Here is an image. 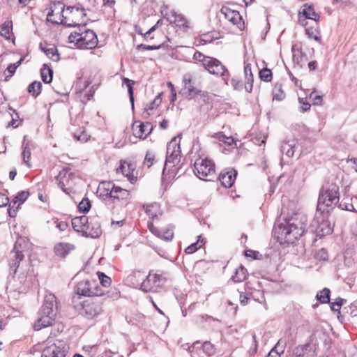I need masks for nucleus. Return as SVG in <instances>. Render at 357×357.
Returning <instances> with one entry per match:
<instances>
[{
    "instance_id": "nucleus-1",
    "label": "nucleus",
    "mask_w": 357,
    "mask_h": 357,
    "mask_svg": "<svg viewBox=\"0 0 357 357\" xmlns=\"http://www.w3.org/2000/svg\"><path fill=\"white\" fill-rule=\"evenodd\" d=\"M307 221V218L305 213L297 212L285 223L274 227V236L280 244H293L304 234Z\"/></svg>"
},
{
    "instance_id": "nucleus-2",
    "label": "nucleus",
    "mask_w": 357,
    "mask_h": 357,
    "mask_svg": "<svg viewBox=\"0 0 357 357\" xmlns=\"http://www.w3.org/2000/svg\"><path fill=\"white\" fill-rule=\"evenodd\" d=\"M56 296L52 293L46 294L41 308L38 313V319L34 324L35 330L39 331L52 326L56 317Z\"/></svg>"
},
{
    "instance_id": "nucleus-3",
    "label": "nucleus",
    "mask_w": 357,
    "mask_h": 357,
    "mask_svg": "<svg viewBox=\"0 0 357 357\" xmlns=\"http://www.w3.org/2000/svg\"><path fill=\"white\" fill-rule=\"evenodd\" d=\"M339 200V186L333 183L327 184L320 190L317 210L327 215L337 204Z\"/></svg>"
},
{
    "instance_id": "nucleus-4",
    "label": "nucleus",
    "mask_w": 357,
    "mask_h": 357,
    "mask_svg": "<svg viewBox=\"0 0 357 357\" xmlns=\"http://www.w3.org/2000/svg\"><path fill=\"white\" fill-rule=\"evenodd\" d=\"M75 296L73 297V302L75 303L79 296L89 298L100 297L104 294V291L100 287L96 280H83L77 283L75 287Z\"/></svg>"
},
{
    "instance_id": "nucleus-5",
    "label": "nucleus",
    "mask_w": 357,
    "mask_h": 357,
    "mask_svg": "<svg viewBox=\"0 0 357 357\" xmlns=\"http://www.w3.org/2000/svg\"><path fill=\"white\" fill-rule=\"evenodd\" d=\"M166 282L167 278L163 273L154 272L152 270L150 271L146 279L142 282L141 289L145 292H159L163 289Z\"/></svg>"
},
{
    "instance_id": "nucleus-6",
    "label": "nucleus",
    "mask_w": 357,
    "mask_h": 357,
    "mask_svg": "<svg viewBox=\"0 0 357 357\" xmlns=\"http://www.w3.org/2000/svg\"><path fill=\"white\" fill-rule=\"evenodd\" d=\"M24 257L22 251L19 249L17 244L15 243L13 250L10 252L9 266L10 272H13L14 275L17 272H20L19 279L21 283L24 282L26 278V275L24 273L26 270L24 268V264L26 267L28 266V263L24 261Z\"/></svg>"
},
{
    "instance_id": "nucleus-7",
    "label": "nucleus",
    "mask_w": 357,
    "mask_h": 357,
    "mask_svg": "<svg viewBox=\"0 0 357 357\" xmlns=\"http://www.w3.org/2000/svg\"><path fill=\"white\" fill-rule=\"evenodd\" d=\"M195 173L202 180L213 181L215 177V165L206 158H199L195 162Z\"/></svg>"
},
{
    "instance_id": "nucleus-8",
    "label": "nucleus",
    "mask_w": 357,
    "mask_h": 357,
    "mask_svg": "<svg viewBox=\"0 0 357 357\" xmlns=\"http://www.w3.org/2000/svg\"><path fill=\"white\" fill-rule=\"evenodd\" d=\"M329 213L324 214L317 210L315 218L310 225L312 232L320 238L332 233L333 229L331 222L328 220Z\"/></svg>"
},
{
    "instance_id": "nucleus-9",
    "label": "nucleus",
    "mask_w": 357,
    "mask_h": 357,
    "mask_svg": "<svg viewBox=\"0 0 357 357\" xmlns=\"http://www.w3.org/2000/svg\"><path fill=\"white\" fill-rule=\"evenodd\" d=\"M82 312L88 319L98 316L102 312V301L100 297L89 298L80 303Z\"/></svg>"
},
{
    "instance_id": "nucleus-10",
    "label": "nucleus",
    "mask_w": 357,
    "mask_h": 357,
    "mask_svg": "<svg viewBox=\"0 0 357 357\" xmlns=\"http://www.w3.org/2000/svg\"><path fill=\"white\" fill-rule=\"evenodd\" d=\"M47 346L43 349L41 357H65L68 350L66 342L56 340L53 343L47 339Z\"/></svg>"
},
{
    "instance_id": "nucleus-11",
    "label": "nucleus",
    "mask_w": 357,
    "mask_h": 357,
    "mask_svg": "<svg viewBox=\"0 0 357 357\" xmlns=\"http://www.w3.org/2000/svg\"><path fill=\"white\" fill-rule=\"evenodd\" d=\"M204 68L210 74L222 77L226 84H227V79L229 76V73L226 67L218 59L210 57L208 61L206 63L205 62Z\"/></svg>"
},
{
    "instance_id": "nucleus-12",
    "label": "nucleus",
    "mask_w": 357,
    "mask_h": 357,
    "mask_svg": "<svg viewBox=\"0 0 357 357\" xmlns=\"http://www.w3.org/2000/svg\"><path fill=\"white\" fill-rule=\"evenodd\" d=\"M84 31L80 30L78 38V47L82 49H93L98 45V38L96 33L91 29H86L85 26H82Z\"/></svg>"
},
{
    "instance_id": "nucleus-13",
    "label": "nucleus",
    "mask_w": 357,
    "mask_h": 357,
    "mask_svg": "<svg viewBox=\"0 0 357 357\" xmlns=\"http://www.w3.org/2000/svg\"><path fill=\"white\" fill-rule=\"evenodd\" d=\"M182 82L184 85V89L187 90L186 97L188 98L192 99L200 93L201 91L195 86L191 73H187L184 74Z\"/></svg>"
},
{
    "instance_id": "nucleus-14",
    "label": "nucleus",
    "mask_w": 357,
    "mask_h": 357,
    "mask_svg": "<svg viewBox=\"0 0 357 357\" xmlns=\"http://www.w3.org/2000/svg\"><path fill=\"white\" fill-rule=\"evenodd\" d=\"M133 135L138 138H146L149 135L152 129L153 126L151 123L146 122L145 123H141L137 124L135 122L132 127Z\"/></svg>"
},
{
    "instance_id": "nucleus-15",
    "label": "nucleus",
    "mask_w": 357,
    "mask_h": 357,
    "mask_svg": "<svg viewBox=\"0 0 357 357\" xmlns=\"http://www.w3.org/2000/svg\"><path fill=\"white\" fill-rule=\"evenodd\" d=\"M314 349L312 344L307 343L296 347L287 357H310L313 356Z\"/></svg>"
},
{
    "instance_id": "nucleus-16",
    "label": "nucleus",
    "mask_w": 357,
    "mask_h": 357,
    "mask_svg": "<svg viewBox=\"0 0 357 357\" xmlns=\"http://www.w3.org/2000/svg\"><path fill=\"white\" fill-rule=\"evenodd\" d=\"M220 13L233 24L238 25L241 22L242 17L239 12L227 6H223L220 9Z\"/></svg>"
},
{
    "instance_id": "nucleus-17",
    "label": "nucleus",
    "mask_w": 357,
    "mask_h": 357,
    "mask_svg": "<svg viewBox=\"0 0 357 357\" xmlns=\"http://www.w3.org/2000/svg\"><path fill=\"white\" fill-rule=\"evenodd\" d=\"M114 188L115 185L112 182H100L97 189V195L102 199H105L107 197L112 198Z\"/></svg>"
},
{
    "instance_id": "nucleus-18",
    "label": "nucleus",
    "mask_w": 357,
    "mask_h": 357,
    "mask_svg": "<svg viewBox=\"0 0 357 357\" xmlns=\"http://www.w3.org/2000/svg\"><path fill=\"white\" fill-rule=\"evenodd\" d=\"M102 234L100 224L93 219L88 222L86 230L84 231V237L98 238Z\"/></svg>"
},
{
    "instance_id": "nucleus-19",
    "label": "nucleus",
    "mask_w": 357,
    "mask_h": 357,
    "mask_svg": "<svg viewBox=\"0 0 357 357\" xmlns=\"http://www.w3.org/2000/svg\"><path fill=\"white\" fill-rule=\"evenodd\" d=\"M237 172L234 169L223 170L219 175V180L225 188H231L236 179Z\"/></svg>"
},
{
    "instance_id": "nucleus-20",
    "label": "nucleus",
    "mask_w": 357,
    "mask_h": 357,
    "mask_svg": "<svg viewBox=\"0 0 357 357\" xmlns=\"http://www.w3.org/2000/svg\"><path fill=\"white\" fill-rule=\"evenodd\" d=\"M70 176L71 173H69L67 169H63L55 177L58 186L68 195L71 192V189L68 188H66L65 187L68 185Z\"/></svg>"
},
{
    "instance_id": "nucleus-21",
    "label": "nucleus",
    "mask_w": 357,
    "mask_h": 357,
    "mask_svg": "<svg viewBox=\"0 0 357 357\" xmlns=\"http://www.w3.org/2000/svg\"><path fill=\"white\" fill-rule=\"evenodd\" d=\"M300 14V21L302 22V17H304L305 20H312L314 21L316 25H317V22L319 19V15L315 13L314 8L312 6H310L307 4H305L299 12Z\"/></svg>"
},
{
    "instance_id": "nucleus-22",
    "label": "nucleus",
    "mask_w": 357,
    "mask_h": 357,
    "mask_svg": "<svg viewBox=\"0 0 357 357\" xmlns=\"http://www.w3.org/2000/svg\"><path fill=\"white\" fill-rule=\"evenodd\" d=\"M89 222V218L86 215H81L79 217H75L72 219L71 224L73 228L77 232H80L84 236V231L86 230Z\"/></svg>"
},
{
    "instance_id": "nucleus-23",
    "label": "nucleus",
    "mask_w": 357,
    "mask_h": 357,
    "mask_svg": "<svg viewBox=\"0 0 357 357\" xmlns=\"http://www.w3.org/2000/svg\"><path fill=\"white\" fill-rule=\"evenodd\" d=\"M144 274L139 271H135L132 272L126 278V282L128 284L135 288H140L142 282L144 279Z\"/></svg>"
},
{
    "instance_id": "nucleus-24",
    "label": "nucleus",
    "mask_w": 357,
    "mask_h": 357,
    "mask_svg": "<svg viewBox=\"0 0 357 357\" xmlns=\"http://www.w3.org/2000/svg\"><path fill=\"white\" fill-rule=\"evenodd\" d=\"M112 193V198L119 201H122L125 204L128 203L131 198L130 193L128 190L119 186L115 185Z\"/></svg>"
},
{
    "instance_id": "nucleus-25",
    "label": "nucleus",
    "mask_w": 357,
    "mask_h": 357,
    "mask_svg": "<svg viewBox=\"0 0 357 357\" xmlns=\"http://www.w3.org/2000/svg\"><path fill=\"white\" fill-rule=\"evenodd\" d=\"M244 73H245V89L247 92L251 93L252 90L253 86V75L252 73L251 65L246 64L244 66Z\"/></svg>"
},
{
    "instance_id": "nucleus-26",
    "label": "nucleus",
    "mask_w": 357,
    "mask_h": 357,
    "mask_svg": "<svg viewBox=\"0 0 357 357\" xmlns=\"http://www.w3.org/2000/svg\"><path fill=\"white\" fill-rule=\"evenodd\" d=\"M296 142L294 140L284 142L280 149L282 153L285 154L289 158L293 157L296 149Z\"/></svg>"
},
{
    "instance_id": "nucleus-27",
    "label": "nucleus",
    "mask_w": 357,
    "mask_h": 357,
    "mask_svg": "<svg viewBox=\"0 0 357 357\" xmlns=\"http://www.w3.org/2000/svg\"><path fill=\"white\" fill-rule=\"evenodd\" d=\"M120 170L123 175L127 177L131 183H133V181L136 180V177L133 174L134 168L132 164L126 162H122L120 166Z\"/></svg>"
},
{
    "instance_id": "nucleus-28",
    "label": "nucleus",
    "mask_w": 357,
    "mask_h": 357,
    "mask_svg": "<svg viewBox=\"0 0 357 357\" xmlns=\"http://www.w3.org/2000/svg\"><path fill=\"white\" fill-rule=\"evenodd\" d=\"M143 208L145 210L146 213L149 216L150 218L154 220L158 218V215L160 211L159 204L154 202L149 204H144Z\"/></svg>"
},
{
    "instance_id": "nucleus-29",
    "label": "nucleus",
    "mask_w": 357,
    "mask_h": 357,
    "mask_svg": "<svg viewBox=\"0 0 357 357\" xmlns=\"http://www.w3.org/2000/svg\"><path fill=\"white\" fill-rule=\"evenodd\" d=\"M40 48L47 55V56L54 61H58L59 60V54L58 53V50L56 47L54 45H52L49 47H43L40 45Z\"/></svg>"
},
{
    "instance_id": "nucleus-30",
    "label": "nucleus",
    "mask_w": 357,
    "mask_h": 357,
    "mask_svg": "<svg viewBox=\"0 0 357 357\" xmlns=\"http://www.w3.org/2000/svg\"><path fill=\"white\" fill-rule=\"evenodd\" d=\"M13 24L11 21H6L0 26V35L5 39L9 40L12 34Z\"/></svg>"
},
{
    "instance_id": "nucleus-31",
    "label": "nucleus",
    "mask_w": 357,
    "mask_h": 357,
    "mask_svg": "<svg viewBox=\"0 0 357 357\" xmlns=\"http://www.w3.org/2000/svg\"><path fill=\"white\" fill-rule=\"evenodd\" d=\"M167 153L181 154V147L179 142H177V137H174L167 145Z\"/></svg>"
},
{
    "instance_id": "nucleus-32",
    "label": "nucleus",
    "mask_w": 357,
    "mask_h": 357,
    "mask_svg": "<svg viewBox=\"0 0 357 357\" xmlns=\"http://www.w3.org/2000/svg\"><path fill=\"white\" fill-rule=\"evenodd\" d=\"M70 245L68 243H60L55 245L54 252L56 255L65 257L69 252Z\"/></svg>"
},
{
    "instance_id": "nucleus-33",
    "label": "nucleus",
    "mask_w": 357,
    "mask_h": 357,
    "mask_svg": "<svg viewBox=\"0 0 357 357\" xmlns=\"http://www.w3.org/2000/svg\"><path fill=\"white\" fill-rule=\"evenodd\" d=\"M123 84H125L127 86L128 93L129 95L130 101L132 105V108H134V90H133V86L135 84V82L130 79L127 77H123L122 79Z\"/></svg>"
},
{
    "instance_id": "nucleus-34",
    "label": "nucleus",
    "mask_w": 357,
    "mask_h": 357,
    "mask_svg": "<svg viewBox=\"0 0 357 357\" xmlns=\"http://www.w3.org/2000/svg\"><path fill=\"white\" fill-rule=\"evenodd\" d=\"M42 80L45 83H50L52 80L53 70L47 64H44L40 70Z\"/></svg>"
},
{
    "instance_id": "nucleus-35",
    "label": "nucleus",
    "mask_w": 357,
    "mask_h": 357,
    "mask_svg": "<svg viewBox=\"0 0 357 357\" xmlns=\"http://www.w3.org/2000/svg\"><path fill=\"white\" fill-rule=\"evenodd\" d=\"M247 271L242 266H239L236 269L234 275L232 276L231 279L234 282H241L245 280L246 278Z\"/></svg>"
},
{
    "instance_id": "nucleus-36",
    "label": "nucleus",
    "mask_w": 357,
    "mask_h": 357,
    "mask_svg": "<svg viewBox=\"0 0 357 357\" xmlns=\"http://www.w3.org/2000/svg\"><path fill=\"white\" fill-rule=\"evenodd\" d=\"M42 84L40 82L34 81L28 86V92L34 98L38 96L41 93Z\"/></svg>"
},
{
    "instance_id": "nucleus-37",
    "label": "nucleus",
    "mask_w": 357,
    "mask_h": 357,
    "mask_svg": "<svg viewBox=\"0 0 357 357\" xmlns=\"http://www.w3.org/2000/svg\"><path fill=\"white\" fill-rule=\"evenodd\" d=\"M273 100H277L279 101L282 100L285 94L282 90V86L281 84H275L273 89Z\"/></svg>"
},
{
    "instance_id": "nucleus-38",
    "label": "nucleus",
    "mask_w": 357,
    "mask_h": 357,
    "mask_svg": "<svg viewBox=\"0 0 357 357\" xmlns=\"http://www.w3.org/2000/svg\"><path fill=\"white\" fill-rule=\"evenodd\" d=\"M160 96L161 93L158 94L153 101H151L149 105L146 106L144 111V114H146L147 116H149L150 113L149 112V111L153 110L159 106V105L161 103Z\"/></svg>"
},
{
    "instance_id": "nucleus-39",
    "label": "nucleus",
    "mask_w": 357,
    "mask_h": 357,
    "mask_svg": "<svg viewBox=\"0 0 357 357\" xmlns=\"http://www.w3.org/2000/svg\"><path fill=\"white\" fill-rule=\"evenodd\" d=\"M330 289L328 288H324L323 290L319 291L317 294V298L322 303H328L330 301Z\"/></svg>"
},
{
    "instance_id": "nucleus-40",
    "label": "nucleus",
    "mask_w": 357,
    "mask_h": 357,
    "mask_svg": "<svg viewBox=\"0 0 357 357\" xmlns=\"http://www.w3.org/2000/svg\"><path fill=\"white\" fill-rule=\"evenodd\" d=\"M181 154L167 153L165 166L167 165L168 164H172V165L174 166L179 162Z\"/></svg>"
},
{
    "instance_id": "nucleus-41",
    "label": "nucleus",
    "mask_w": 357,
    "mask_h": 357,
    "mask_svg": "<svg viewBox=\"0 0 357 357\" xmlns=\"http://www.w3.org/2000/svg\"><path fill=\"white\" fill-rule=\"evenodd\" d=\"M203 351L209 357L213 356L215 352V349L213 344L210 342L206 341L202 344Z\"/></svg>"
},
{
    "instance_id": "nucleus-42",
    "label": "nucleus",
    "mask_w": 357,
    "mask_h": 357,
    "mask_svg": "<svg viewBox=\"0 0 357 357\" xmlns=\"http://www.w3.org/2000/svg\"><path fill=\"white\" fill-rule=\"evenodd\" d=\"M23 147H24V150H23V152H22V158H23V160H24V162L28 166V167H31V165L29 163V159H30V157H31V151L29 148V144H28V142L25 144L24 142L23 143Z\"/></svg>"
},
{
    "instance_id": "nucleus-43",
    "label": "nucleus",
    "mask_w": 357,
    "mask_h": 357,
    "mask_svg": "<svg viewBox=\"0 0 357 357\" xmlns=\"http://www.w3.org/2000/svg\"><path fill=\"white\" fill-rule=\"evenodd\" d=\"M91 202L88 198L83 199L78 205L79 211L85 213L91 208Z\"/></svg>"
},
{
    "instance_id": "nucleus-44",
    "label": "nucleus",
    "mask_w": 357,
    "mask_h": 357,
    "mask_svg": "<svg viewBox=\"0 0 357 357\" xmlns=\"http://www.w3.org/2000/svg\"><path fill=\"white\" fill-rule=\"evenodd\" d=\"M29 195V192L28 191H21L17 193V195L15 197L14 199L18 203V206H20L22 204H23Z\"/></svg>"
},
{
    "instance_id": "nucleus-45",
    "label": "nucleus",
    "mask_w": 357,
    "mask_h": 357,
    "mask_svg": "<svg viewBox=\"0 0 357 357\" xmlns=\"http://www.w3.org/2000/svg\"><path fill=\"white\" fill-rule=\"evenodd\" d=\"M259 77L264 82H270L272 78V73L268 68H264L259 71Z\"/></svg>"
},
{
    "instance_id": "nucleus-46",
    "label": "nucleus",
    "mask_w": 357,
    "mask_h": 357,
    "mask_svg": "<svg viewBox=\"0 0 357 357\" xmlns=\"http://www.w3.org/2000/svg\"><path fill=\"white\" fill-rule=\"evenodd\" d=\"M211 56H205L202 52L197 51L193 55V59L202 63V66H205V62L206 63Z\"/></svg>"
},
{
    "instance_id": "nucleus-47",
    "label": "nucleus",
    "mask_w": 357,
    "mask_h": 357,
    "mask_svg": "<svg viewBox=\"0 0 357 357\" xmlns=\"http://www.w3.org/2000/svg\"><path fill=\"white\" fill-rule=\"evenodd\" d=\"M22 60V59H20L19 61H17L16 63L10 64V65H9V66L7 67V68H6V71H5V73H6V72H8V75H6V78H5V81H8V77H12V76H13V75L15 73V70H16V68H17V66H19L20 65Z\"/></svg>"
},
{
    "instance_id": "nucleus-48",
    "label": "nucleus",
    "mask_w": 357,
    "mask_h": 357,
    "mask_svg": "<svg viewBox=\"0 0 357 357\" xmlns=\"http://www.w3.org/2000/svg\"><path fill=\"white\" fill-rule=\"evenodd\" d=\"M155 160V154L150 151L146 152L144 164L146 165L148 168L151 167Z\"/></svg>"
},
{
    "instance_id": "nucleus-49",
    "label": "nucleus",
    "mask_w": 357,
    "mask_h": 357,
    "mask_svg": "<svg viewBox=\"0 0 357 357\" xmlns=\"http://www.w3.org/2000/svg\"><path fill=\"white\" fill-rule=\"evenodd\" d=\"M98 278L102 286L107 287L109 286L111 283V278L107 276L104 273H98Z\"/></svg>"
},
{
    "instance_id": "nucleus-50",
    "label": "nucleus",
    "mask_w": 357,
    "mask_h": 357,
    "mask_svg": "<svg viewBox=\"0 0 357 357\" xmlns=\"http://www.w3.org/2000/svg\"><path fill=\"white\" fill-rule=\"evenodd\" d=\"M17 202L13 199L10 204L8 209V213L10 217L15 218L17 214V210L19 208L18 205L15 206Z\"/></svg>"
},
{
    "instance_id": "nucleus-51",
    "label": "nucleus",
    "mask_w": 357,
    "mask_h": 357,
    "mask_svg": "<svg viewBox=\"0 0 357 357\" xmlns=\"http://www.w3.org/2000/svg\"><path fill=\"white\" fill-rule=\"evenodd\" d=\"M310 98L312 101V104L315 105H320L322 102V96L320 95H317L316 93L315 90L312 91L310 94Z\"/></svg>"
},
{
    "instance_id": "nucleus-52",
    "label": "nucleus",
    "mask_w": 357,
    "mask_h": 357,
    "mask_svg": "<svg viewBox=\"0 0 357 357\" xmlns=\"http://www.w3.org/2000/svg\"><path fill=\"white\" fill-rule=\"evenodd\" d=\"M305 33L309 38H313L316 41H318L320 39V37L318 36L317 31L316 29H313L312 27L306 28Z\"/></svg>"
},
{
    "instance_id": "nucleus-53",
    "label": "nucleus",
    "mask_w": 357,
    "mask_h": 357,
    "mask_svg": "<svg viewBox=\"0 0 357 357\" xmlns=\"http://www.w3.org/2000/svg\"><path fill=\"white\" fill-rule=\"evenodd\" d=\"M298 102L302 105L300 107L301 112H305L310 108V104L307 102V98H298Z\"/></svg>"
},
{
    "instance_id": "nucleus-54",
    "label": "nucleus",
    "mask_w": 357,
    "mask_h": 357,
    "mask_svg": "<svg viewBox=\"0 0 357 357\" xmlns=\"http://www.w3.org/2000/svg\"><path fill=\"white\" fill-rule=\"evenodd\" d=\"M158 236L165 241H169L172 239L174 236V233L171 230H166L162 232H160Z\"/></svg>"
},
{
    "instance_id": "nucleus-55",
    "label": "nucleus",
    "mask_w": 357,
    "mask_h": 357,
    "mask_svg": "<svg viewBox=\"0 0 357 357\" xmlns=\"http://www.w3.org/2000/svg\"><path fill=\"white\" fill-rule=\"evenodd\" d=\"M343 299L337 298L335 301L331 303V308L333 311L338 312L342 305Z\"/></svg>"
},
{
    "instance_id": "nucleus-56",
    "label": "nucleus",
    "mask_w": 357,
    "mask_h": 357,
    "mask_svg": "<svg viewBox=\"0 0 357 357\" xmlns=\"http://www.w3.org/2000/svg\"><path fill=\"white\" fill-rule=\"evenodd\" d=\"M251 294L249 293L240 292L239 301L242 305L248 304V300L250 298Z\"/></svg>"
},
{
    "instance_id": "nucleus-57",
    "label": "nucleus",
    "mask_w": 357,
    "mask_h": 357,
    "mask_svg": "<svg viewBox=\"0 0 357 357\" xmlns=\"http://www.w3.org/2000/svg\"><path fill=\"white\" fill-rule=\"evenodd\" d=\"M160 47V45H146L144 44H140L137 46V49L139 50H158Z\"/></svg>"
},
{
    "instance_id": "nucleus-58",
    "label": "nucleus",
    "mask_w": 357,
    "mask_h": 357,
    "mask_svg": "<svg viewBox=\"0 0 357 357\" xmlns=\"http://www.w3.org/2000/svg\"><path fill=\"white\" fill-rule=\"evenodd\" d=\"M80 31H74L71 33L68 37L69 43H75L78 46V42L77 40L78 38L80 36Z\"/></svg>"
},
{
    "instance_id": "nucleus-59",
    "label": "nucleus",
    "mask_w": 357,
    "mask_h": 357,
    "mask_svg": "<svg viewBox=\"0 0 357 357\" xmlns=\"http://www.w3.org/2000/svg\"><path fill=\"white\" fill-rule=\"evenodd\" d=\"M231 84L235 90H240L242 89L241 81L237 77H233L231 80Z\"/></svg>"
},
{
    "instance_id": "nucleus-60",
    "label": "nucleus",
    "mask_w": 357,
    "mask_h": 357,
    "mask_svg": "<svg viewBox=\"0 0 357 357\" xmlns=\"http://www.w3.org/2000/svg\"><path fill=\"white\" fill-rule=\"evenodd\" d=\"M198 245V241L196 242V243H192L191 245H190L188 247H187L185 250V252L187 253V254H192V253H194L196 250H198L199 247L197 246ZM201 247V245H199V248Z\"/></svg>"
},
{
    "instance_id": "nucleus-61",
    "label": "nucleus",
    "mask_w": 357,
    "mask_h": 357,
    "mask_svg": "<svg viewBox=\"0 0 357 357\" xmlns=\"http://www.w3.org/2000/svg\"><path fill=\"white\" fill-rule=\"evenodd\" d=\"M74 137L79 141L85 142L88 140V136L84 131H82L80 134H74Z\"/></svg>"
},
{
    "instance_id": "nucleus-62",
    "label": "nucleus",
    "mask_w": 357,
    "mask_h": 357,
    "mask_svg": "<svg viewBox=\"0 0 357 357\" xmlns=\"http://www.w3.org/2000/svg\"><path fill=\"white\" fill-rule=\"evenodd\" d=\"M89 1H98L102 2L103 6L112 8L115 4L114 0H89Z\"/></svg>"
},
{
    "instance_id": "nucleus-63",
    "label": "nucleus",
    "mask_w": 357,
    "mask_h": 357,
    "mask_svg": "<svg viewBox=\"0 0 357 357\" xmlns=\"http://www.w3.org/2000/svg\"><path fill=\"white\" fill-rule=\"evenodd\" d=\"M9 202V199L4 194L0 193V207L6 206Z\"/></svg>"
},
{
    "instance_id": "nucleus-64",
    "label": "nucleus",
    "mask_w": 357,
    "mask_h": 357,
    "mask_svg": "<svg viewBox=\"0 0 357 357\" xmlns=\"http://www.w3.org/2000/svg\"><path fill=\"white\" fill-rule=\"evenodd\" d=\"M222 138L223 139L221 140L229 146H231L233 144H236L234 139L231 137H226L225 135H222Z\"/></svg>"
}]
</instances>
